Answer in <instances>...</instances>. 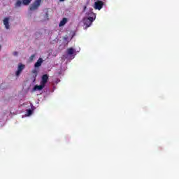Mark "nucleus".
Segmentation results:
<instances>
[{"label": "nucleus", "instance_id": "20e7f679", "mask_svg": "<svg viewBox=\"0 0 179 179\" xmlns=\"http://www.w3.org/2000/svg\"><path fill=\"white\" fill-rule=\"evenodd\" d=\"M24 69V64H20L18 65L17 71L15 73L16 76H19L20 73H22V71Z\"/></svg>", "mask_w": 179, "mask_h": 179}, {"label": "nucleus", "instance_id": "9b49d317", "mask_svg": "<svg viewBox=\"0 0 179 179\" xmlns=\"http://www.w3.org/2000/svg\"><path fill=\"white\" fill-rule=\"evenodd\" d=\"M22 3H23V1L17 0V1L15 3V6L20 7V6H22Z\"/></svg>", "mask_w": 179, "mask_h": 179}, {"label": "nucleus", "instance_id": "423d86ee", "mask_svg": "<svg viewBox=\"0 0 179 179\" xmlns=\"http://www.w3.org/2000/svg\"><path fill=\"white\" fill-rule=\"evenodd\" d=\"M48 82V75L45 74L42 76L41 83L45 86V84Z\"/></svg>", "mask_w": 179, "mask_h": 179}, {"label": "nucleus", "instance_id": "f8f14e48", "mask_svg": "<svg viewBox=\"0 0 179 179\" xmlns=\"http://www.w3.org/2000/svg\"><path fill=\"white\" fill-rule=\"evenodd\" d=\"M32 73H33V78H34V80H36V78H37V75H38L37 70L34 69L32 71Z\"/></svg>", "mask_w": 179, "mask_h": 179}, {"label": "nucleus", "instance_id": "dca6fc26", "mask_svg": "<svg viewBox=\"0 0 179 179\" xmlns=\"http://www.w3.org/2000/svg\"><path fill=\"white\" fill-rule=\"evenodd\" d=\"M13 55H15V56L17 55V52H14Z\"/></svg>", "mask_w": 179, "mask_h": 179}, {"label": "nucleus", "instance_id": "2eb2a0df", "mask_svg": "<svg viewBox=\"0 0 179 179\" xmlns=\"http://www.w3.org/2000/svg\"><path fill=\"white\" fill-rule=\"evenodd\" d=\"M34 57H35V55H31V57H30V59H33V58H34Z\"/></svg>", "mask_w": 179, "mask_h": 179}, {"label": "nucleus", "instance_id": "9d476101", "mask_svg": "<svg viewBox=\"0 0 179 179\" xmlns=\"http://www.w3.org/2000/svg\"><path fill=\"white\" fill-rule=\"evenodd\" d=\"M67 52L69 55H73V52H75V50H73L72 48H70L68 49Z\"/></svg>", "mask_w": 179, "mask_h": 179}, {"label": "nucleus", "instance_id": "a211bd4d", "mask_svg": "<svg viewBox=\"0 0 179 179\" xmlns=\"http://www.w3.org/2000/svg\"><path fill=\"white\" fill-rule=\"evenodd\" d=\"M0 48H1V46H0Z\"/></svg>", "mask_w": 179, "mask_h": 179}, {"label": "nucleus", "instance_id": "f3484780", "mask_svg": "<svg viewBox=\"0 0 179 179\" xmlns=\"http://www.w3.org/2000/svg\"><path fill=\"white\" fill-rule=\"evenodd\" d=\"M60 1V2H64V1H65V0H59Z\"/></svg>", "mask_w": 179, "mask_h": 179}, {"label": "nucleus", "instance_id": "4468645a", "mask_svg": "<svg viewBox=\"0 0 179 179\" xmlns=\"http://www.w3.org/2000/svg\"><path fill=\"white\" fill-rule=\"evenodd\" d=\"M27 115H31V114H33V110H31V109H28L27 110Z\"/></svg>", "mask_w": 179, "mask_h": 179}, {"label": "nucleus", "instance_id": "f03ea898", "mask_svg": "<svg viewBox=\"0 0 179 179\" xmlns=\"http://www.w3.org/2000/svg\"><path fill=\"white\" fill-rule=\"evenodd\" d=\"M40 5H41V0H35V1L29 6V10L31 11L37 10L40 7Z\"/></svg>", "mask_w": 179, "mask_h": 179}, {"label": "nucleus", "instance_id": "f257e3e1", "mask_svg": "<svg viewBox=\"0 0 179 179\" xmlns=\"http://www.w3.org/2000/svg\"><path fill=\"white\" fill-rule=\"evenodd\" d=\"M96 19V14L91 13H90V16L87 18H85L83 20V23L87 27H90L92 26V23H93V21H94Z\"/></svg>", "mask_w": 179, "mask_h": 179}, {"label": "nucleus", "instance_id": "0eeeda50", "mask_svg": "<svg viewBox=\"0 0 179 179\" xmlns=\"http://www.w3.org/2000/svg\"><path fill=\"white\" fill-rule=\"evenodd\" d=\"M45 87V85L41 83L40 85H35L34 87L33 90H34V92H36V90H43V89H44Z\"/></svg>", "mask_w": 179, "mask_h": 179}, {"label": "nucleus", "instance_id": "ddd939ff", "mask_svg": "<svg viewBox=\"0 0 179 179\" xmlns=\"http://www.w3.org/2000/svg\"><path fill=\"white\" fill-rule=\"evenodd\" d=\"M33 0H22L23 5H29Z\"/></svg>", "mask_w": 179, "mask_h": 179}, {"label": "nucleus", "instance_id": "1a4fd4ad", "mask_svg": "<svg viewBox=\"0 0 179 179\" xmlns=\"http://www.w3.org/2000/svg\"><path fill=\"white\" fill-rule=\"evenodd\" d=\"M68 22V19L64 17L62 19V20L60 21L59 26V27H62V26H65V24H66V22Z\"/></svg>", "mask_w": 179, "mask_h": 179}, {"label": "nucleus", "instance_id": "6e6552de", "mask_svg": "<svg viewBox=\"0 0 179 179\" xmlns=\"http://www.w3.org/2000/svg\"><path fill=\"white\" fill-rule=\"evenodd\" d=\"M43 64V58H39L37 62L35 63L34 66L35 68H38L41 66V64Z\"/></svg>", "mask_w": 179, "mask_h": 179}, {"label": "nucleus", "instance_id": "7ed1b4c3", "mask_svg": "<svg viewBox=\"0 0 179 179\" xmlns=\"http://www.w3.org/2000/svg\"><path fill=\"white\" fill-rule=\"evenodd\" d=\"M103 6H104V2L100 0H98L94 3V9H96L98 10H101L103 8Z\"/></svg>", "mask_w": 179, "mask_h": 179}, {"label": "nucleus", "instance_id": "39448f33", "mask_svg": "<svg viewBox=\"0 0 179 179\" xmlns=\"http://www.w3.org/2000/svg\"><path fill=\"white\" fill-rule=\"evenodd\" d=\"M3 23L6 30H9V29H10V26L9 25V17H5L3 20Z\"/></svg>", "mask_w": 179, "mask_h": 179}]
</instances>
